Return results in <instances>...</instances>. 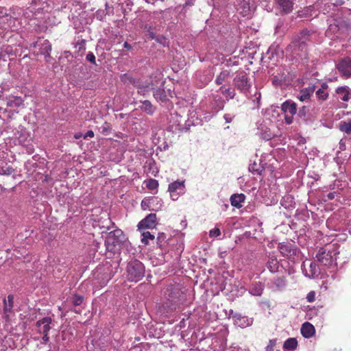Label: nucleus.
I'll return each mask as SVG.
<instances>
[{
	"label": "nucleus",
	"mask_w": 351,
	"mask_h": 351,
	"mask_svg": "<svg viewBox=\"0 0 351 351\" xmlns=\"http://www.w3.org/2000/svg\"><path fill=\"white\" fill-rule=\"evenodd\" d=\"M165 298L166 301L160 306V311L165 316H168L176 310V288L173 285L167 287Z\"/></svg>",
	"instance_id": "obj_3"
},
{
	"label": "nucleus",
	"mask_w": 351,
	"mask_h": 351,
	"mask_svg": "<svg viewBox=\"0 0 351 351\" xmlns=\"http://www.w3.org/2000/svg\"><path fill=\"white\" fill-rule=\"evenodd\" d=\"M310 272H311V274H309V276L313 278H315L319 276L320 272H319L315 263H311Z\"/></svg>",
	"instance_id": "obj_33"
},
{
	"label": "nucleus",
	"mask_w": 351,
	"mask_h": 351,
	"mask_svg": "<svg viewBox=\"0 0 351 351\" xmlns=\"http://www.w3.org/2000/svg\"><path fill=\"white\" fill-rule=\"evenodd\" d=\"M221 234V231L219 228H215L210 230L209 235L210 237H217Z\"/></svg>",
	"instance_id": "obj_42"
},
{
	"label": "nucleus",
	"mask_w": 351,
	"mask_h": 351,
	"mask_svg": "<svg viewBox=\"0 0 351 351\" xmlns=\"http://www.w3.org/2000/svg\"><path fill=\"white\" fill-rule=\"evenodd\" d=\"M336 93L341 95L343 101H348L351 98V91L348 86H339L336 89Z\"/></svg>",
	"instance_id": "obj_16"
},
{
	"label": "nucleus",
	"mask_w": 351,
	"mask_h": 351,
	"mask_svg": "<svg viewBox=\"0 0 351 351\" xmlns=\"http://www.w3.org/2000/svg\"><path fill=\"white\" fill-rule=\"evenodd\" d=\"M298 341L295 338H289L287 339L283 345V348L285 351H293L297 348Z\"/></svg>",
	"instance_id": "obj_19"
},
{
	"label": "nucleus",
	"mask_w": 351,
	"mask_h": 351,
	"mask_svg": "<svg viewBox=\"0 0 351 351\" xmlns=\"http://www.w3.org/2000/svg\"><path fill=\"white\" fill-rule=\"evenodd\" d=\"M231 205L237 208H240L243 206L242 203L245 200V195L243 193H235L230 197Z\"/></svg>",
	"instance_id": "obj_14"
},
{
	"label": "nucleus",
	"mask_w": 351,
	"mask_h": 351,
	"mask_svg": "<svg viewBox=\"0 0 351 351\" xmlns=\"http://www.w3.org/2000/svg\"><path fill=\"white\" fill-rule=\"evenodd\" d=\"M277 83H278V80L276 79V77H274L273 79V84H277Z\"/></svg>",
	"instance_id": "obj_55"
},
{
	"label": "nucleus",
	"mask_w": 351,
	"mask_h": 351,
	"mask_svg": "<svg viewBox=\"0 0 351 351\" xmlns=\"http://www.w3.org/2000/svg\"><path fill=\"white\" fill-rule=\"evenodd\" d=\"M23 103V100L21 97H13L12 99H10L8 103L7 106L9 107H19Z\"/></svg>",
	"instance_id": "obj_32"
},
{
	"label": "nucleus",
	"mask_w": 351,
	"mask_h": 351,
	"mask_svg": "<svg viewBox=\"0 0 351 351\" xmlns=\"http://www.w3.org/2000/svg\"><path fill=\"white\" fill-rule=\"evenodd\" d=\"M101 132L104 135H108L111 132V127L109 123L105 122L101 127Z\"/></svg>",
	"instance_id": "obj_39"
},
{
	"label": "nucleus",
	"mask_w": 351,
	"mask_h": 351,
	"mask_svg": "<svg viewBox=\"0 0 351 351\" xmlns=\"http://www.w3.org/2000/svg\"><path fill=\"white\" fill-rule=\"evenodd\" d=\"M306 300L308 302H313L315 300V292L311 291L306 295Z\"/></svg>",
	"instance_id": "obj_43"
},
{
	"label": "nucleus",
	"mask_w": 351,
	"mask_h": 351,
	"mask_svg": "<svg viewBox=\"0 0 351 351\" xmlns=\"http://www.w3.org/2000/svg\"><path fill=\"white\" fill-rule=\"evenodd\" d=\"M250 0H237V1L240 2L241 4V8H243L242 13L244 16L248 14L250 11Z\"/></svg>",
	"instance_id": "obj_28"
},
{
	"label": "nucleus",
	"mask_w": 351,
	"mask_h": 351,
	"mask_svg": "<svg viewBox=\"0 0 351 351\" xmlns=\"http://www.w3.org/2000/svg\"><path fill=\"white\" fill-rule=\"evenodd\" d=\"M162 86V88H165L166 90V93L168 95L169 98H173L176 95L174 84L171 83V84H167L166 86L164 85Z\"/></svg>",
	"instance_id": "obj_31"
},
{
	"label": "nucleus",
	"mask_w": 351,
	"mask_h": 351,
	"mask_svg": "<svg viewBox=\"0 0 351 351\" xmlns=\"http://www.w3.org/2000/svg\"><path fill=\"white\" fill-rule=\"evenodd\" d=\"M337 68L343 76L351 77V59L350 58L341 59L337 64Z\"/></svg>",
	"instance_id": "obj_9"
},
{
	"label": "nucleus",
	"mask_w": 351,
	"mask_h": 351,
	"mask_svg": "<svg viewBox=\"0 0 351 351\" xmlns=\"http://www.w3.org/2000/svg\"><path fill=\"white\" fill-rule=\"evenodd\" d=\"M83 301H84V297L83 296L79 295H75L73 298V302H73V305L79 306V305L82 304Z\"/></svg>",
	"instance_id": "obj_41"
},
{
	"label": "nucleus",
	"mask_w": 351,
	"mask_h": 351,
	"mask_svg": "<svg viewBox=\"0 0 351 351\" xmlns=\"http://www.w3.org/2000/svg\"><path fill=\"white\" fill-rule=\"evenodd\" d=\"M310 34V31L308 29H304L300 32V36L298 38V40L293 41L290 47L292 48V52L296 56L301 58H306L307 53V45L306 36Z\"/></svg>",
	"instance_id": "obj_5"
},
{
	"label": "nucleus",
	"mask_w": 351,
	"mask_h": 351,
	"mask_svg": "<svg viewBox=\"0 0 351 351\" xmlns=\"http://www.w3.org/2000/svg\"><path fill=\"white\" fill-rule=\"evenodd\" d=\"M338 254L335 247L326 245L324 247L319 248L315 257L317 261L321 265L331 267L336 265V256Z\"/></svg>",
	"instance_id": "obj_2"
},
{
	"label": "nucleus",
	"mask_w": 351,
	"mask_h": 351,
	"mask_svg": "<svg viewBox=\"0 0 351 351\" xmlns=\"http://www.w3.org/2000/svg\"><path fill=\"white\" fill-rule=\"evenodd\" d=\"M123 239L124 235L123 232L120 230H117L110 233L107 238V243H112L114 246H115L117 245H119Z\"/></svg>",
	"instance_id": "obj_13"
},
{
	"label": "nucleus",
	"mask_w": 351,
	"mask_h": 351,
	"mask_svg": "<svg viewBox=\"0 0 351 351\" xmlns=\"http://www.w3.org/2000/svg\"><path fill=\"white\" fill-rule=\"evenodd\" d=\"M316 95L319 99L326 100L328 97V93L325 92L323 89L319 88L316 91Z\"/></svg>",
	"instance_id": "obj_36"
},
{
	"label": "nucleus",
	"mask_w": 351,
	"mask_h": 351,
	"mask_svg": "<svg viewBox=\"0 0 351 351\" xmlns=\"http://www.w3.org/2000/svg\"><path fill=\"white\" fill-rule=\"evenodd\" d=\"M83 136H84V135H83L81 132H78V133H75V134H74V138H75V139H79V138H80L83 137Z\"/></svg>",
	"instance_id": "obj_53"
},
{
	"label": "nucleus",
	"mask_w": 351,
	"mask_h": 351,
	"mask_svg": "<svg viewBox=\"0 0 351 351\" xmlns=\"http://www.w3.org/2000/svg\"><path fill=\"white\" fill-rule=\"evenodd\" d=\"M181 225L182 226V227H183V228H184V227H186V223H185V221H182L181 222Z\"/></svg>",
	"instance_id": "obj_56"
},
{
	"label": "nucleus",
	"mask_w": 351,
	"mask_h": 351,
	"mask_svg": "<svg viewBox=\"0 0 351 351\" xmlns=\"http://www.w3.org/2000/svg\"><path fill=\"white\" fill-rule=\"evenodd\" d=\"M280 254L285 258L294 261L300 254L298 247L289 242L280 243L278 245Z\"/></svg>",
	"instance_id": "obj_6"
},
{
	"label": "nucleus",
	"mask_w": 351,
	"mask_h": 351,
	"mask_svg": "<svg viewBox=\"0 0 351 351\" xmlns=\"http://www.w3.org/2000/svg\"><path fill=\"white\" fill-rule=\"evenodd\" d=\"M145 186L150 191L156 190L158 187V182L155 179H148L144 181Z\"/></svg>",
	"instance_id": "obj_24"
},
{
	"label": "nucleus",
	"mask_w": 351,
	"mask_h": 351,
	"mask_svg": "<svg viewBox=\"0 0 351 351\" xmlns=\"http://www.w3.org/2000/svg\"><path fill=\"white\" fill-rule=\"evenodd\" d=\"M277 341L278 340L276 339H270L268 345L265 348V351H274L277 345Z\"/></svg>",
	"instance_id": "obj_37"
},
{
	"label": "nucleus",
	"mask_w": 351,
	"mask_h": 351,
	"mask_svg": "<svg viewBox=\"0 0 351 351\" xmlns=\"http://www.w3.org/2000/svg\"><path fill=\"white\" fill-rule=\"evenodd\" d=\"M336 192H331L324 195V201L333 199L336 195Z\"/></svg>",
	"instance_id": "obj_45"
},
{
	"label": "nucleus",
	"mask_w": 351,
	"mask_h": 351,
	"mask_svg": "<svg viewBox=\"0 0 351 351\" xmlns=\"http://www.w3.org/2000/svg\"><path fill=\"white\" fill-rule=\"evenodd\" d=\"M155 238L154 234H152L149 231H145L142 233L141 242L147 245L149 243V239L154 240Z\"/></svg>",
	"instance_id": "obj_29"
},
{
	"label": "nucleus",
	"mask_w": 351,
	"mask_h": 351,
	"mask_svg": "<svg viewBox=\"0 0 351 351\" xmlns=\"http://www.w3.org/2000/svg\"><path fill=\"white\" fill-rule=\"evenodd\" d=\"M123 47L124 48L128 49V50H131L132 49V46L128 43L127 42H125L124 44H123Z\"/></svg>",
	"instance_id": "obj_52"
},
{
	"label": "nucleus",
	"mask_w": 351,
	"mask_h": 351,
	"mask_svg": "<svg viewBox=\"0 0 351 351\" xmlns=\"http://www.w3.org/2000/svg\"><path fill=\"white\" fill-rule=\"evenodd\" d=\"M279 6L285 13L290 12L293 9V2L291 0H276Z\"/></svg>",
	"instance_id": "obj_18"
},
{
	"label": "nucleus",
	"mask_w": 351,
	"mask_h": 351,
	"mask_svg": "<svg viewBox=\"0 0 351 351\" xmlns=\"http://www.w3.org/2000/svg\"><path fill=\"white\" fill-rule=\"evenodd\" d=\"M14 295L10 294L8 295V300H4L3 311L5 313H10L12 311L14 304Z\"/></svg>",
	"instance_id": "obj_21"
},
{
	"label": "nucleus",
	"mask_w": 351,
	"mask_h": 351,
	"mask_svg": "<svg viewBox=\"0 0 351 351\" xmlns=\"http://www.w3.org/2000/svg\"><path fill=\"white\" fill-rule=\"evenodd\" d=\"M49 341V337L48 334H43V343H47Z\"/></svg>",
	"instance_id": "obj_50"
},
{
	"label": "nucleus",
	"mask_w": 351,
	"mask_h": 351,
	"mask_svg": "<svg viewBox=\"0 0 351 351\" xmlns=\"http://www.w3.org/2000/svg\"><path fill=\"white\" fill-rule=\"evenodd\" d=\"M156 215L154 213H151L148 215L145 218H144L143 220H141L138 224V229H143V228H154L156 226Z\"/></svg>",
	"instance_id": "obj_12"
},
{
	"label": "nucleus",
	"mask_w": 351,
	"mask_h": 351,
	"mask_svg": "<svg viewBox=\"0 0 351 351\" xmlns=\"http://www.w3.org/2000/svg\"><path fill=\"white\" fill-rule=\"evenodd\" d=\"M339 130L348 134H351V120L349 122H340Z\"/></svg>",
	"instance_id": "obj_27"
},
{
	"label": "nucleus",
	"mask_w": 351,
	"mask_h": 351,
	"mask_svg": "<svg viewBox=\"0 0 351 351\" xmlns=\"http://www.w3.org/2000/svg\"><path fill=\"white\" fill-rule=\"evenodd\" d=\"M154 98L160 101L161 102H165L169 100L168 95L166 93V90L165 88H158L156 91L154 92Z\"/></svg>",
	"instance_id": "obj_17"
},
{
	"label": "nucleus",
	"mask_w": 351,
	"mask_h": 351,
	"mask_svg": "<svg viewBox=\"0 0 351 351\" xmlns=\"http://www.w3.org/2000/svg\"><path fill=\"white\" fill-rule=\"evenodd\" d=\"M286 278L285 276H276L273 280V283L278 289H282L286 286Z\"/></svg>",
	"instance_id": "obj_22"
},
{
	"label": "nucleus",
	"mask_w": 351,
	"mask_h": 351,
	"mask_svg": "<svg viewBox=\"0 0 351 351\" xmlns=\"http://www.w3.org/2000/svg\"><path fill=\"white\" fill-rule=\"evenodd\" d=\"M263 288L259 285H253V287L251 289L250 293L254 295H261L263 293Z\"/></svg>",
	"instance_id": "obj_34"
},
{
	"label": "nucleus",
	"mask_w": 351,
	"mask_h": 351,
	"mask_svg": "<svg viewBox=\"0 0 351 351\" xmlns=\"http://www.w3.org/2000/svg\"><path fill=\"white\" fill-rule=\"evenodd\" d=\"M267 267L271 272H276L279 267V263L276 258H269L267 262Z\"/></svg>",
	"instance_id": "obj_23"
},
{
	"label": "nucleus",
	"mask_w": 351,
	"mask_h": 351,
	"mask_svg": "<svg viewBox=\"0 0 351 351\" xmlns=\"http://www.w3.org/2000/svg\"><path fill=\"white\" fill-rule=\"evenodd\" d=\"M169 191L170 192L171 195H172V193L176 192V182H171L169 185Z\"/></svg>",
	"instance_id": "obj_46"
},
{
	"label": "nucleus",
	"mask_w": 351,
	"mask_h": 351,
	"mask_svg": "<svg viewBox=\"0 0 351 351\" xmlns=\"http://www.w3.org/2000/svg\"><path fill=\"white\" fill-rule=\"evenodd\" d=\"M315 329L313 324L309 322H305L301 327V333L305 338H310L313 336Z\"/></svg>",
	"instance_id": "obj_15"
},
{
	"label": "nucleus",
	"mask_w": 351,
	"mask_h": 351,
	"mask_svg": "<svg viewBox=\"0 0 351 351\" xmlns=\"http://www.w3.org/2000/svg\"><path fill=\"white\" fill-rule=\"evenodd\" d=\"M86 60L90 62L91 63L95 64L96 58H95V55L93 53H88L86 55Z\"/></svg>",
	"instance_id": "obj_44"
},
{
	"label": "nucleus",
	"mask_w": 351,
	"mask_h": 351,
	"mask_svg": "<svg viewBox=\"0 0 351 351\" xmlns=\"http://www.w3.org/2000/svg\"><path fill=\"white\" fill-rule=\"evenodd\" d=\"M230 76V73L228 70H224L220 72V73L217 76L215 79V83L217 85L222 84L224 82H226Z\"/></svg>",
	"instance_id": "obj_20"
},
{
	"label": "nucleus",
	"mask_w": 351,
	"mask_h": 351,
	"mask_svg": "<svg viewBox=\"0 0 351 351\" xmlns=\"http://www.w3.org/2000/svg\"><path fill=\"white\" fill-rule=\"evenodd\" d=\"M234 84L241 93H247L251 88L248 77L244 73H238L234 78Z\"/></svg>",
	"instance_id": "obj_8"
},
{
	"label": "nucleus",
	"mask_w": 351,
	"mask_h": 351,
	"mask_svg": "<svg viewBox=\"0 0 351 351\" xmlns=\"http://www.w3.org/2000/svg\"><path fill=\"white\" fill-rule=\"evenodd\" d=\"M127 279L131 282H138L145 274L144 265L138 260L130 261L126 268Z\"/></svg>",
	"instance_id": "obj_4"
},
{
	"label": "nucleus",
	"mask_w": 351,
	"mask_h": 351,
	"mask_svg": "<svg viewBox=\"0 0 351 351\" xmlns=\"http://www.w3.org/2000/svg\"><path fill=\"white\" fill-rule=\"evenodd\" d=\"M14 171V169L12 167H1L0 169V173L2 175H11Z\"/></svg>",
	"instance_id": "obj_38"
},
{
	"label": "nucleus",
	"mask_w": 351,
	"mask_h": 351,
	"mask_svg": "<svg viewBox=\"0 0 351 351\" xmlns=\"http://www.w3.org/2000/svg\"><path fill=\"white\" fill-rule=\"evenodd\" d=\"M235 324L243 328L250 324L249 320L246 317H241V315L235 316Z\"/></svg>",
	"instance_id": "obj_26"
},
{
	"label": "nucleus",
	"mask_w": 351,
	"mask_h": 351,
	"mask_svg": "<svg viewBox=\"0 0 351 351\" xmlns=\"http://www.w3.org/2000/svg\"><path fill=\"white\" fill-rule=\"evenodd\" d=\"M157 201L158 199L156 197H151L149 199H144L141 202V207L144 210L147 209V208H151L154 202Z\"/></svg>",
	"instance_id": "obj_30"
},
{
	"label": "nucleus",
	"mask_w": 351,
	"mask_h": 351,
	"mask_svg": "<svg viewBox=\"0 0 351 351\" xmlns=\"http://www.w3.org/2000/svg\"><path fill=\"white\" fill-rule=\"evenodd\" d=\"M121 80L124 82L128 81L134 86H136L138 88V93L144 96L148 95L151 91H156L158 88H160L162 86L167 84V82L163 80L162 73L158 70L156 71L150 75L149 82H148L145 85L137 86L135 83V80L127 74H124L121 77Z\"/></svg>",
	"instance_id": "obj_1"
},
{
	"label": "nucleus",
	"mask_w": 351,
	"mask_h": 351,
	"mask_svg": "<svg viewBox=\"0 0 351 351\" xmlns=\"http://www.w3.org/2000/svg\"><path fill=\"white\" fill-rule=\"evenodd\" d=\"M281 110L285 113V121L287 124H291L293 116L297 112V104L292 100H287L281 105Z\"/></svg>",
	"instance_id": "obj_7"
},
{
	"label": "nucleus",
	"mask_w": 351,
	"mask_h": 351,
	"mask_svg": "<svg viewBox=\"0 0 351 351\" xmlns=\"http://www.w3.org/2000/svg\"><path fill=\"white\" fill-rule=\"evenodd\" d=\"M250 170L253 172V173H256V174L258 175H261V171H259L258 169H256V168L254 167V166H252L250 167Z\"/></svg>",
	"instance_id": "obj_51"
},
{
	"label": "nucleus",
	"mask_w": 351,
	"mask_h": 351,
	"mask_svg": "<svg viewBox=\"0 0 351 351\" xmlns=\"http://www.w3.org/2000/svg\"><path fill=\"white\" fill-rule=\"evenodd\" d=\"M141 109L148 114H152L154 112V108L148 100L143 101Z\"/></svg>",
	"instance_id": "obj_25"
},
{
	"label": "nucleus",
	"mask_w": 351,
	"mask_h": 351,
	"mask_svg": "<svg viewBox=\"0 0 351 351\" xmlns=\"http://www.w3.org/2000/svg\"><path fill=\"white\" fill-rule=\"evenodd\" d=\"M306 112H307L306 107V106H303L302 108L300 109L298 114H299V115L300 117H305Z\"/></svg>",
	"instance_id": "obj_47"
},
{
	"label": "nucleus",
	"mask_w": 351,
	"mask_h": 351,
	"mask_svg": "<svg viewBox=\"0 0 351 351\" xmlns=\"http://www.w3.org/2000/svg\"><path fill=\"white\" fill-rule=\"evenodd\" d=\"M52 322V319L49 317H45L39 319L36 323V326L38 328V332L40 334H48L51 330L50 324Z\"/></svg>",
	"instance_id": "obj_10"
},
{
	"label": "nucleus",
	"mask_w": 351,
	"mask_h": 351,
	"mask_svg": "<svg viewBox=\"0 0 351 351\" xmlns=\"http://www.w3.org/2000/svg\"><path fill=\"white\" fill-rule=\"evenodd\" d=\"M276 351H279V350H276Z\"/></svg>",
	"instance_id": "obj_57"
},
{
	"label": "nucleus",
	"mask_w": 351,
	"mask_h": 351,
	"mask_svg": "<svg viewBox=\"0 0 351 351\" xmlns=\"http://www.w3.org/2000/svg\"><path fill=\"white\" fill-rule=\"evenodd\" d=\"M94 132L93 130H88L84 136L83 138L84 139L87 138L88 137L93 138L94 137Z\"/></svg>",
	"instance_id": "obj_48"
},
{
	"label": "nucleus",
	"mask_w": 351,
	"mask_h": 351,
	"mask_svg": "<svg viewBox=\"0 0 351 351\" xmlns=\"http://www.w3.org/2000/svg\"><path fill=\"white\" fill-rule=\"evenodd\" d=\"M299 99L301 101H306V100H308L309 98H310V93L308 90H302L300 92V94L298 97Z\"/></svg>",
	"instance_id": "obj_40"
},
{
	"label": "nucleus",
	"mask_w": 351,
	"mask_h": 351,
	"mask_svg": "<svg viewBox=\"0 0 351 351\" xmlns=\"http://www.w3.org/2000/svg\"><path fill=\"white\" fill-rule=\"evenodd\" d=\"M39 47V53L45 56V60L49 62L51 59V51L52 49L51 45L48 40H43L40 43L38 42Z\"/></svg>",
	"instance_id": "obj_11"
},
{
	"label": "nucleus",
	"mask_w": 351,
	"mask_h": 351,
	"mask_svg": "<svg viewBox=\"0 0 351 351\" xmlns=\"http://www.w3.org/2000/svg\"><path fill=\"white\" fill-rule=\"evenodd\" d=\"M177 189H178L180 186H184V182H176Z\"/></svg>",
	"instance_id": "obj_54"
},
{
	"label": "nucleus",
	"mask_w": 351,
	"mask_h": 351,
	"mask_svg": "<svg viewBox=\"0 0 351 351\" xmlns=\"http://www.w3.org/2000/svg\"><path fill=\"white\" fill-rule=\"evenodd\" d=\"M223 89V87L221 86L220 88V90H222V93L226 96V97H230V99H232L234 97V90L228 88H225L224 90Z\"/></svg>",
	"instance_id": "obj_35"
},
{
	"label": "nucleus",
	"mask_w": 351,
	"mask_h": 351,
	"mask_svg": "<svg viewBox=\"0 0 351 351\" xmlns=\"http://www.w3.org/2000/svg\"><path fill=\"white\" fill-rule=\"evenodd\" d=\"M223 117L227 123H230L232 120V117L230 114H224Z\"/></svg>",
	"instance_id": "obj_49"
}]
</instances>
